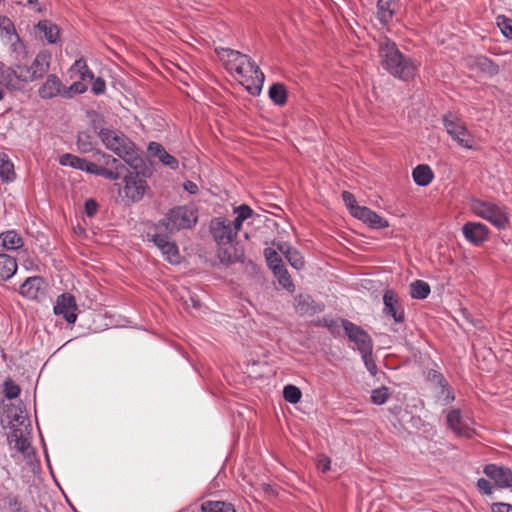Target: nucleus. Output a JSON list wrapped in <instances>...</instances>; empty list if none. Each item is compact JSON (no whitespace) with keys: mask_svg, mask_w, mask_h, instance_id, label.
<instances>
[{"mask_svg":"<svg viewBox=\"0 0 512 512\" xmlns=\"http://www.w3.org/2000/svg\"><path fill=\"white\" fill-rule=\"evenodd\" d=\"M216 53L225 69L251 95L256 96L260 94L265 76L248 55L230 48H217Z\"/></svg>","mask_w":512,"mask_h":512,"instance_id":"f257e3e1","label":"nucleus"},{"mask_svg":"<svg viewBox=\"0 0 512 512\" xmlns=\"http://www.w3.org/2000/svg\"><path fill=\"white\" fill-rule=\"evenodd\" d=\"M378 52L381 66L392 76L407 81L417 74L418 63L404 56L390 39L384 37L379 41Z\"/></svg>","mask_w":512,"mask_h":512,"instance_id":"f03ea898","label":"nucleus"},{"mask_svg":"<svg viewBox=\"0 0 512 512\" xmlns=\"http://www.w3.org/2000/svg\"><path fill=\"white\" fill-rule=\"evenodd\" d=\"M210 232L218 245L217 256L222 264L229 265L241 260L243 251L234 243L238 232L230 220L223 217L212 219Z\"/></svg>","mask_w":512,"mask_h":512,"instance_id":"7ed1b4c3","label":"nucleus"},{"mask_svg":"<svg viewBox=\"0 0 512 512\" xmlns=\"http://www.w3.org/2000/svg\"><path fill=\"white\" fill-rule=\"evenodd\" d=\"M99 138L105 147L119 156L131 168L138 169L142 165L135 144L121 131L102 128Z\"/></svg>","mask_w":512,"mask_h":512,"instance_id":"20e7f679","label":"nucleus"},{"mask_svg":"<svg viewBox=\"0 0 512 512\" xmlns=\"http://www.w3.org/2000/svg\"><path fill=\"white\" fill-rule=\"evenodd\" d=\"M470 209L473 214L490 222L497 229H505L509 223V214L507 209L492 201L481 199H472Z\"/></svg>","mask_w":512,"mask_h":512,"instance_id":"39448f33","label":"nucleus"},{"mask_svg":"<svg viewBox=\"0 0 512 512\" xmlns=\"http://www.w3.org/2000/svg\"><path fill=\"white\" fill-rule=\"evenodd\" d=\"M198 216L196 211L189 206H178L170 209L157 225V229H164L169 233L181 229H189L196 224Z\"/></svg>","mask_w":512,"mask_h":512,"instance_id":"423d86ee","label":"nucleus"},{"mask_svg":"<svg viewBox=\"0 0 512 512\" xmlns=\"http://www.w3.org/2000/svg\"><path fill=\"white\" fill-rule=\"evenodd\" d=\"M118 187V196L125 205L139 202L143 199L148 185L146 180L138 172H128L122 183L115 184Z\"/></svg>","mask_w":512,"mask_h":512,"instance_id":"0eeeda50","label":"nucleus"},{"mask_svg":"<svg viewBox=\"0 0 512 512\" xmlns=\"http://www.w3.org/2000/svg\"><path fill=\"white\" fill-rule=\"evenodd\" d=\"M447 134L462 148L475 150L474 136L468 131L465 123L451 112L442 117Z\"/></svg>","mask_w":512,"mask_h":512,"instance_id":"6e6552de","label":"nucleus"},{"mask_svg":"<svg viewBox=\"0 0 512 512\" xmlns=\"http://www.w3.org/2000/svg\"><path fill=\"white\" fill-rule=\"evenodd\" d=\"M339 326L343 328L348 339L356 345L359 353H368L369 350L373 349L370 335L360 326L345 319L332 320L328 325L330 329Z\"/></svg>","mask_w":512,"mask_h":512,"instance_id":"1a4fd4ad","label":"nucleus"},{"mask_svg":"<svg viewBox=\"0 0 512 512\" xmlns=\"http://www.w3.org/2000/svg\"><path fill=\"white\" fill-rule=\"evenodd\" d=\"M51 54L48 51H40L31 65H20L26 82H33L42 78L49 70Z\"/></svg>","mask_w":512,"mask_h":512,"instance_id":"9d476101","label":"nucleus"},{"mask_svg":"<svg viewBox=\"0 0 512 512\" xmlns=\"http://www.w3.org/2000/svg\"><path fill=\"white\" fill-rule=\"evenodd\" d=\"M56 316L63 317L67 323L74 324L77 320V304L75 297L69 293H63L56 299L53 308Z\"/></svg>","mask_w":512,"mask_h":512,"instance_id":"9b49d317","label":"nucleus"},{"mask_svg":"<svg viewBox=\"0 0 512 512\" xmlns=\"http://www.w3.org/2000/svg\"><path fill=\"white\" fill-rule=\"evenodd\" d=\"M384 309L383 313L390 316L396 323H402L405 320L404 308L396 292L392 289H387L383 295Z\"/></svg>","mask_w":512,"mask_h":512,"instance_id":"f8f14e48","label":"nucleus"},{"mask_svg":"<svg viewBox=\"0 0 512 512\" xmlns=\"http://www.w3.org/2000/svg\"><path fill=\"white\" fill-rule=\"evenodd\" d=\"M153 243L160 249L164 258L171 264L179 263L180 254L174 241L162 233H156L151 236Z\"/></svg>","mask_w":512,"mask_h":512,"instance_id":"ddd939ff","label":"nucleus"},{"mask_svg":"<svg viewBox=\"0 0 512 512\" xmlns=\"http://www.w3.org/2000/svg\"><path fill=\"white\" fill-rule=\"evenodd\" d=\"M20 65L16 67H0V83L9 90H20L26 84V80L22 76Z\"/></svg>","mask_w":512,"mask_h":512,"instance_id":"4468645a","label":"nucleus"},{"mask_svg":"<svg viewBox=\"0 0 512 512\" xmlns=\"http://www.w3.org/2000/svg\"><path fill=\"white\" fill-rule=\"evenodd\" d=\"M485 475L494 481L498 488H510L512 486V470L495 464L486 465Z\"/></svg>","mask_w":512,"mask_h":512,"instance_id":"2eb2a0df","label":"nucleus"},{"mask_svg":"<svg viewBox=\"0 0 512 512\" xmlns=\"http://www.w3.org/2000/svg\"><path fill=\"white\" fill-rule=\"evenodd\" d=\"M465 239L473 245H480L488 239L489 229L480 222H467L462 227Z\"/></svg>","mask_w":512,"mask_h":512,"instance_id":"dca6fc26","label":"nucleus"},{"mask_svg":"<svg viewBox=\"0 0 512 512\" xmlns=\"http://www.w3.org/2000/svg\"><path fill=\"white\" fill-rule=\"evenodd\" d=\"M64 85L59 77L54 74L48 75L45 82L38 89V94L42 99H52L57 96L63 97Z\"/></svg>","mask_w":512,"mask_h":512,"instance_id":"f3484780","label":"nucleus"},{"mask_svg":"<svg viewBox=\"0 0 512 512\" xmlns=\"http://www.w3.org/2000/svg\"><path fill=\"white\" fill-rule=\"evenodd\" d=\"M354 218L362 221L374 229H384L389 226V223L386 219L365 206L362 208H356V216Z\"/></svg>","mask_w":512,"mask_h":512,"instance_id":"a211bd4d","label":"nucleus"},{"mask_svg":"<svg viewBox=\"0 0 512 512\" xmlns=\"http://www.w3.org/2000/svg\"><path fill=\"white\" fill-rule=\"evenodd\" d=\"M8 441L10 445H13L15 450L24 456V458L30 460L31 455L33 454V449L29 439L24 435V432L21 429H13L8 436Z\"/></svg>","mask_w":512,"mask_h":512,"instance_id":"6ab92c4d","label":"nucleus"},{"mask_svg":"<svg viewBox=\"0 0 512 512\" xmlns=\"http://www.w3.org/2000/svg\"><path fill=\"white\" fill-rule=\"evenodd\" d=\"M447 424L457 435L471 437L472 429L467 422L462 418L461 412L458 409L451 410L447 415Z\"/></svg>","mask_w":512,"mask_h":512,"instance_id":"aec40b11","label":"nucleus"},{"mask_svg":"<svg viewBox=\"0 0 512 512\" xmlns=\"http://www.w3.org/2000/svg\"><path fill=\"white\" fill-rule=\"evenodd\" d=\"M400 4L398 0H378L377 3V18L386 25L392 21L394 15L398 12Z\"/></svg>","mask_w":512,"mask_h":512,"instance_id":"412c9836","label":"nucleus"},{"mask_svg":"<svg viewBox=\"0 0 512 512\" xmlns=\"http://www.w3.org/2000/svg\"><path fill=\"white\" fill-rule=\"evenodd\" d=\"M35 30L50 44H56L60 37L59 27L50 20H42L37 23Z\"/></svg>","mask_w":512,"mask_h":512,"instance_id":"4be33fe9","label":"nucleus"},{"mask_svg":"<svg viewBox=\"0 0 512 512\" xmlns=\"http://www.w3.org/2000/svg\"><path fill=\"white\" fill-rule=\"evenodd\" d=\"M44 281L40 276L28 277L20 286L19 293L29 299H36Z\"/></svg>","mask_w":512,"mask_h":512,"instance_id":"5701e85b","label":"nucleus"},{"mask_svg":"<svg viewBox=\"0 0 512 512\" xmlns=\"http://www.w3.org/2000/svg\"><path fill=\"white\" fill-rule=\"evenodd\" d=\"M83 171L97 176H102L111 181L118 180L121 177V172L113 171L112 169L98 165L88 160H85Z\"/></svg>","mask_w":512,"mask_h":512,"instance_id":"b1692460","label":"nucleus"},{"mask_svg":"<svg viewBox=\"0 0 512 512\" xmlns=\"http://www.w3.org/2000/svg\"><path fill=\"white\" fill-rule=\"evenodd\" d=\"M17 271V262L15 258L0 254V283L9 280Z\"/></svg>","mask_w":512,"mask_h":512,"instance_id":"393cba45","label":"nucleus"},{"mask_svg":"<svg viewBox=\"0 0 512 512\" xmlns=\"http://www.w3.org/2000/svg\"><path fill=\"white\" fill-rule=\"evenodd\" d=\"M412 177L418 186L424 187L432 182L434 175L428 165L420 164L413 169Z\"/></svg>","mask_w":512,"mask_h":512,"instance_id":"a878e982","label":"nucleus"},{"mask_svg":"<svg viewBox=\"0 0 512 512\" xmlns=\"http://www.w3.org/2000/svg\"><path fill=\"white\" fill-rule=\"evenodd\" d=\"M0 178L5 183L13 182L16 178L14 164L5 153H0Z\"/></svg>","mask_w":512,"mask_h":512,"instance_id":"bb28decb","label":"nucleus"},{"mask_svg":"<svg viewBox=\"0 0 512 512\" xmlns=\"http://www.w3.org/2000/svg\"><path fill=\"white\" fill-rule=\"evenodd\" d=\"M1 245L7 250H17L23 246V240L14 230L0 234Z\"/></svg>","mask_w":512,"mask_h":512,"instance_id":"cd10ccee","label":"nucleus"},{"mask_svg":"<svg viewBox=\"0 0 512 512\" xmlns=\"http://www.w3.org/2000/svg\"><path fill=\"white\" fill-rule=\"evenodd\" d=\"M71 77L78 76L80 80H92L93 79V72L88 67L86 60L83 58H80L74 62V64L70 68Z\"/></svg>","mask_w":512,"mask_h":512,"instance_id":"c85d7f7f","label":"nucleus"},{"mask_svg":"<svg viewBox=\"0 0 512 512\" xmlns=\"http://www.w3.org/2000/svg\"><path fill=\"white\" fill-rule=\"evenodd\" d=\"M5 41L9 44V51L14 59L19 60L24 57L26 54V47L18 34L9 36V39H6Z\"/></svg>","mask_w":512,"mask_h":512,"instance_id":"c756f323","label":"nucleus"},{"mask_svg":"<svg viewBox=\"0 0 512 512\" xmlns=\"http://www.w3.org/2000/svg\"><path fill=\"white\" fill-rule=\"evenodd\" d=\"M234 213L236 214V218L234 221H231V225H233L234 229L239 232L242 228L243 222L253 215V210L250 206L242 204L234 208Z\"/></svg>","mask_w":512,"mask_h":512,"instance_id":"7c9ffc66","label":"nucleus"},{"mask_svg":"<svg viewBox=\"0 0 512 512\" xmlns=\"http://www.w3.org/2000/svg\"><path fill=\"white\" fill-rule=\"evenodd\" d=\"M430 291L429 284L423 280H415L410 285V296L413 299H426Z\"/></svg>","mask_w":512,"mask_h":512,"instance_id":"2f4dec72","label":"nucleus"},{"mask_svg":"<svg viewBox=\"0 0 512 512\" xmlns=\"http://www.w3.org/2000/svg\"><path fill=\"white\" fill-rule=\"evenodd\" d=\"M202 512H235L232 504L222 501H205L201 505Z\"/></svg>","mask_w":512,"mask_h":512,"instance_id":"473e14b6","label":"nucleus"},{"mask_svg":"<svg viewBox=\"0 0 512 512\" xmlns=\"http://www.w3.org/2000/svg\"><path fill=\"white\" fill-rule=\"evenodd\" d=\"M270 99L278 106H283L287 101V91L283 84L275 83L269 89Z\"/></svg>","mask_w":512,"mask_h":512,"instance_id":"72a5a7b5","label":"nucleus"},{"mask_svg":"<svg viewBox=\"0 0 512 512\" xmlns=\"http://www.w3.org/2000/svg\"><path fill=\"white\" fill-rule=\"evenodd\" d=\"M429 377L441 388L442 394H445L444 400L446 403L452 402L454 400V395L449 390L448 382L445 380L443 375L437 371H432L429 373Z\"/></svg>","mask_w":512,"mask_h":512,"instance_id":"f704fd0d","label":"nucleus"},{"mask_svg":"<svg viewBox=\"0 0 512 512\" xmlns=\"http://www.w3.org/2000/svg\"><path fill=\"white\" fill-rule=\"evenodd\" d=\"M295 301V309L298 313L304 315V314H310L313 312L312 308V299L309 295L300 294L297 295L294 299Z\"/></svg>","mask_w":512,"mask_h":512,"instance_id":"c9c22d12","label":"nucleus"},{"mask_svg":"<svg viewBox=\"0 0 512 512\" xmlns=\"http://www.w3.org/2000/svg\"><path fill=\"white\" fill-rule=\"evenodd\" d=\"M275 277L278 280L279 285H281L284 289L289 292H293L295 289L294 283L287 271V269L283 266L273 271Z\"/></svg>","mask_w":512,"mask_h":512,"instance_id":"e433bc0d","label":"nucleus"},{"mask_svg":"<svg viewBox=\"0 0 512 512\" xmlns=\"http://www.w3.org/2000/svg\"><path fill=\"white\" fill-rule=\"evenodd\" d=\"M264 256L266 258V261L268 263V266L272 271L277 270L278 268H281L284 266L282 258L278 254L276 250L273 248H265L264 249Z\"/></svg>","mask_w":512,"mask_h":512,"instance_id":"4c0bfd02","label":"nucleus"},{"mask_svg":"<svg viewBox=\"0 0 512 512\" xmlns=\"http://www.w3.org/2000/svg\"><path fill=\"white\" fill-rule=\"evenodd\" d=\"M285 257L293 268L300 270L304 267V259L302 255L291 246H287V250H285Z\"/></svg>","mask_w":512,"mask_h":512,"instance_id":"58836bf2","label":"nucleus"},{"mask_svg":"<svg viewBox=\"0 0 512 512\" xmlns=\"http://www.w3.org/2000/svg\"><path fill=\"white\" fill-rule=\"evenodd\" d=\"M85 160L84 158L66 153L60 157V164L83 171Z\"/></svg>","mask_w":512,"mask_h":512,"instance_id":"ea45409f","label":"nucleus"},{"mask_svg":"<svg viewBox=\"0 0 512 512\" xmlns=\"http://www.w3.org/2000/svg\"><path fill=\"white\" fill-rule=\"evenodd\" d=\"M99 156L98 161L102 163L101 166L112 169L113 171H119L123 168V165L120 161L109 154H105L102 152H97L96 154Z\"/></svg>","mask_w":512,"mask_h":512,"instance_id":"a19ab883","label":"nucleus"},{"mask_svg":"<svg viewBox=\"0 0 512 512\" xmlns=\"http://www.w3.org/2000/svg\"><path fill=\"white\" fill-rule=\"evenodd\" d=\"M302 396L301 390L294 385H286L283 389V398L285 401L296 404L300 401Z\"/></svg>","mask_w":512,"mask_h":512,"instance_id":"79ce46f5","label":"nucleus"},{"mask_svg":"<svg viewBox=\"0 0 512 512\" xmlns=\"http://www.w3.org/2000/svg\"><path fill=\"white\" fill-rule=\"evenodd\" d=\"M475 64L480 68L481 71L490 75H494L498 72V67L487 57L479 56L475 58Z\"/></svg>","mask_w":512,"mask_h":512,"instance_id":"37998d69","label":"nucleus"},{"mask_svg":"<svg viewBox=\"0 0 512 512\" xmlns=\"http://www.w3.org/2000/svg\"><path fill=\"white\" fill-rule=\"evenodd\" d=\"M86 91H87V86L82 82V80L75 81L69 87L64 86L63 98H71L74 95L82 94Z\"/></svg>","mask_w":512,"mask_h":512,"instance_id":"c03bdc74","label":"nucleus"},{"mask_svg":"<svg viewBox=\"0 0 512 512\" xmlns=\"http://www.w3.org/2000/svg\"><path fill=\"white\" fill-rule=\"evenodd\" d=\"M389 397V389L387 387H381L374 389L371 393V401L376 405L384 404Z\"/></svg>","mask_w":512,"mask_h":512,"instance_id":"a18cd8bd","label":"nucleus"},{"mask_svg":"<svg viewBox=\"0 0 512 512\" xmlns=\"http://www.w3.org/2000/svg\"><path fill=\"white\" fill-rule=\"evenodd\" d=\"M4 395L7 399L12 400L19 396L20 387L15 384L11 379L5 380L4 384Z\"/></svg>","mask_w":512,"mask_h":512,"instance_id":"49530a36","label":"nucleus"},{"mask_svg":"<svg viewBox=\"0 0 512 512\" xmlns=\"http://www.w3.org/2000/svg\"><path fill=\"white\" fill-rule=\"evenodd\" d=\"M342 199L349 210L350 214L355 217L356 216V208H362L363 206H360L357 204V201L354 197V195L348 191H343L342 193Z\"/></svg>","mask_w":512,"mask_h":512,"instance_id":"de8ad7c7","label":"nucleus"},{"mask_svg":"<svg viewBox=\"0 0 512 512\" xmlns=\"http://www.w3.org/2000/svg\"><path fill=\"white\" fill-rule=\"evenodd\" d=\"M0 30L2 37L5 40L9 39V36L17 35L13 23L7 17H2L0 19Z\"/></svg>","mask_w":512,"mask_h":512,"instance_id":"09e8293b","label":"nucleus"},{"mask_svg":"<svg viewBox=\"0 0 512 512\" xmlns=\"http://www.w3.org/2000/svg\"><path fill=\"white\" fill-rule=\"evenodd\" d=\"M158 160L165 166L173 169V170H176L178 169V166H179V162L178 160L172 156L171 154H169L166 150L163 151L161 154H160V157L158 158Z\"/></svg>","mask_w":512,"mask_h":512,"instance_id":"8fccbe9b","label":"nucleus"},{"mask_svg":"<svg viewBox=\"0 0 512 512\" xmlns=\"http://www.w3.org/2000/svg\"><path fill=\"white\" fill-rule=\"evenodd\" d=\"M360 354H361L362 360H363L367 370L372 375H375L377 372V367H376L375 361L373 359L372 350H369L368 353H360Z\"/></svg>","mask_w":512,"mask_h":512,"instance_id":"3c124183","label":"nucleus"},{"mask_svg":"<svg viewBox=\"0 0 512 512\" xmlns=\"http://www.w3.org/2000/svg\"><path fill=\"white\" fill-rule=\"evenodd\" d=\"M498 26L500 27L502 33L508 37L512 38V20L506 18V17H499L498 18Z\"/></svg>","mask_w":512,"mask_h":512,"instance_id":"603ef678","label":"nucleus"},{"mask_svg":"<svg viewBox=\"0 0 512 512\" xmlns=\"http://www.w3.org/2000/svg\"><path fill=\"white\" fill-rule=\"evenodd\" d=\"M92 81V92L95 94V95H101L105 92V89H106V83L105 81L98 77V78H94L91 80Z\"/></svg>","mask_w":512,"mask_h":512,"instance_id":"864d4df0","label":"nucleus"},{"mask_svg":"<svg viewBox=\"0 0 512 512\" xmlns=\"http://www.w3.org/2000/svg\"><path fill=\"white\" fill-rule=\"evenodd\" d=\"M330 464H331V460L328 456L321 454L317 457L316 465H317L318 470H320L321 472L325 473V472L329 471Z\"/></svg>","mask_w":512,"mask_h":512,"instance_id":"5fc2aeb1","label":"nucleus"},{"mask_svg":"<svg viewBox=\"0 0 512 512\" xmlns=\"http://www.w3.org/2000/svg\"><path fill=\"white\" fill-rule=\"evenodd\" d=\"M163 151H165L164 147L157 142H150L148 145V152L152 157L159 158Z\"/></svg>","mask_w":512,"mask_h":512,"instance_id":"6e6d98bb","label":"nucleus"},{"mask_svg":"<svg viewBox=\"0 0 512 512\" xmlns=\"http://www.w3.org/2000/svg\"><path fill=\"white\" fill-rule=\"evenodd\" d=\"M477 487L479 491H481L484 494H491L492 493V485L489 480L485 478H480L477 480Z\"/></svg>","mask_w":512,"mask_h":512,"instance_id":"4d7b16f0","label":"nucleus"},{"mask_svg":"<svg viewBox=\"0 0 512 512\" xmlns=\"http://www.w3.org/2000/svg\"><path fill=\"white\" fill-rule=\"evenodd\" d=\"M97 210H98V204L95 200L88 199L85 202V212H86L87 216L93 217L97 213Z\"/></svg>","mask_w":512,"mask_h":512,"instance_id":"13d9d810","label":"nucleus"},{"mask_svg":"<svg viewBox=\"0 0 512 512\" xmlns=\"http://www.w3.org/2000/svg\"><path fill=\"white\" fill-rule=\"evenodd\" d=\"M492 512H512V505L503 502H497L491 506Z\"/></svg>","mask_w":512,"mask_h":512,"instance_id":"bf43d9fd","label":"nucleus"},{"mask_svg":"<svg viewBox=\"0 0 512 512\" xmlns=\"http://www.w3.org/2000/svg\"><path fill=\"white\" fill-rule=\"evenodd\" d=\"M8 512H27V511L17 500H13L9 503V511Z\"/></svg>","mask_w":512,"mask_h":512,"instance_id":"052dcab7","label":"nucleus"},{"mask_svg":"<svg viewBox=\"0 0 512 512\" xmlns=\"http://www.w3.org/2000/svg\"><path fill=\"white\" fill-rule=\"evenodd\" d=\"M183 188L190 194H196L198 192V186L192 181H186L183 184Z\"/></svg>","mask_w":512,"mask_h":512,"instance_id":"680f3d73","label":"nucleus"},{"mask_svg":"<svg viewBox=\"0 0 512 512\" xmlns=\"http://www.w3.org/2000/svg\"><path fill=\"white\" fill-rule=\"evenodd\" d=\"M77 144H78L79 149L83 152H87L91 149L90 144L86 143L83 140L82 136H79Z\"/></svg>","mask_w":512,"mask_h":512,"instance_id":"e2e57ef3","label":"nucleus"},{"mask_svg":"<svg viewBox=\"0 0 512 512\" xmlns=\"http://www.w3.org/2000/svg\"><path fill=\"white\" fill-rule=\"evenodd\" d=\"M0 478L1 479H9L10 478V472L8 469H6L5 466H0Z\"/></svg>","mask_w":512,"mask_h":512,"instance_id":"0e129e2a","label":"nucleus"},{"mask_svg":"<svg viewBox=\"0 0 512 512\" xmlns=\"http://www.w3.org/2000/svg\"><path fill=\"white\" fill-rule=\"evenodd\" d=\"M287 246H290L288 243H282L278 245V249L285 255V250H287Z\"/></svg>","mask_w":512,"mask_h":512,"instance_id":"69168bd1","label":"nucleus"},{"mask_svg":"<svg viewBox=\"0 0 512 512\" xmlns=\"http://www.w3.org/2000/svg\"><path fill=\"white\" fill-rule=\"evenodd\" d=\"M15 420H16L17 422H19V423H20V425H23V424H24V422L26 421V418H25L24 416H17V417L15 418Z\"/></svg>","mask_w":512,"mask_h":512,"instance_id":"338daca9","label":"nucleus"},{"mask_svg":"<svg viewBox=\"0 0 512 512\" xmlns=\"http://www.w3.org/2000/svg\"><path fill=\"white\" fill-rule=\"evenodd\" d=\"M191 301L193 303V307L194 308H198L199 307V302L198 300H195L193 297H191Z\"/></svg>","mask_w":512,"mask_h":512,"instance_id":"774afa93","label":"nucleus"}]
</instances>
